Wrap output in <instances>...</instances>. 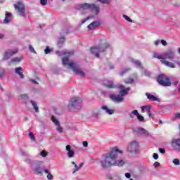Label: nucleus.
Segmentation results:
<instances>
[{
	"instance_id": "nucleus-1",
	"label": "nucleus",
	"mask_w": 180,
	"mask_h": 180,
	"mask_svg": "<svg viewBox=\"0 0 180 180\" xmlns=\"http://www.w3.org/2000/svg\"><path fill=\"white\" fill-rule=\"evenodd\" d=\"M119 154H123V150L117 147H113L110 152H108L102 155L98 162L103 169L112 168V167H124L126 160L124 159H117Z\"/></svg>"
},
{
	"instance_id": "nucleus-2",
	"label": "nucleus",
	"mask_w": 180,
	"mask_h": 180,
	"mask_svg": "<svg viewBox=\"0 0 180 180\" xmlns=\"http://www.w3.org/2000/svg\"><path fill=\"white\" fill-rule=\"evenodd\" d=\"M62 63L64 67H66L68 70H72V72L84 78L85 77V72L82 70V68L74 60H70L68 57H64L62 58Z\"/></svg>"
},
{
	"instance_id": "nucleus-3",
	"label": "nucleus",
	"mask_w": 180,
	"mask_h": 180,
	"mask_svg": "<svg viewBox=\"0 0 180 180\" xmlns=\"http://www.w3.org/2000/svg\"><path fill=\"white\" fill-rule=\"evenodd\" d=\"M66 109L69 112H75L82 109V98L80 96L71 97L66 106Z\"/></svg>"
},
{
	"instance_id": "nucleus-4",
	"label": "nucleus",
	"mask_w": 180,
	"mask_h": 180,
	"mask_svg": "<svg viewBox=\"0 0 180 180\" xmlns=\"http://www.w3.org/2000/svg\"><path fill=\"white\" fill-rule=\"evenodd\" d=\"M112 45L109 42L105 40L101 39V43L98 46H94L91 49V53L96 57V58H99V56L102 54V53H105L108 49H110Z\"/></svg>"
},
{
	"instance_id": "nucleus-5",
	"label": "nucleus",
	"mask_w": 180,
	"mask_h": 180,
	"mask_svg": "<svg viewBox=\"0 0 180 180\" xmlns=\"http://www.w3.org/2000/svg\"><path fill=\"white\" fill-rule=\"evenodd\" d=\"M118 88L120 89V95L110 94V99L115 103H122V102H124V96H126L130 91V87L126 88L123 85H120Z\"/></svg>"
},
{
	"instance_id": "nucleus-6",
	"label": "nucleus",
	"mask_w": 180,
	"mask_h": 180,
	"mask_svg": "<svg viewBox=\"0 0 180 180\" xmlns=\"http://www.w3.org/2000/svg\"><path fill=\"white\" fill-rule=\"evenodd\" d=\"M102 110H104L105 113L107 115H114L115 110L108 108V105H102L100 108L93 110L91 115L95 119H99V116L102 115Z\"/></svg>"
},
{
	"instance_id": "nucleus-7",
	"label": "nucleus",
	"mask_w": 180,
	"mask_h": 180,
	"mask_svg": "<svg viewBox=\"0 0 180 180\" xmlns=\"http://www.w3.org/2000/svg\"><path fill=\"white\" fill-rule=\"evenodd\" d=\"M26 162L31 165L32 167H33V165H35L33 171L36 175H40L43 174V171H44L43 170V167L41 166V165L44 164L43 161H34L30 158H27Z\"/></svg>"
},
{
	"instance_id": "nucleus-8",
	"label": "nucleus",
	"mask_w": 180,
	"mask_h": 180,
	"mask_svg": "<svg viewBox=\"0 0 180 180\" xmlns=\"http://www.w3.org/2000/svg\"><path fill=\"white\" fill-rule=\"evenodd\" d=\"M13 6L18 16H21V18H26V16H27V14L26 13V7L23 3L18 1L13 4Z\"/></svg>"
},
{
	"instance_id": "nucleus-9",
	"label": "nucleus",
	"mask_w": 180,
	"mask_h": 180,
	"mask_svg": "<svg viewBox=\"0 0 180 180\" xmlns=\"http://www.w3.org/2000/svg\"><path fill=\"white\" fill-rule=\"evenodd\" d=\"M153 58H158V60H160V63H162V64H164V65H166V67H169V68H176L175 64L164 59L163 54H160L157 52H155L153 54Z\"/></svg>"
},
{
	"instance_id": "nucleus-10",
	"label": "nucleus",
	"mask_w": 180,
	"mask_h": 180,
	"mask_svg": "<svg viewBox=\"0 0 180 180\" xmlns=\"http://www.w3.org/2000/svg\"><path fill=\"white\" fill-rule=\"evenodd\" d=\"M139 148H140V143L134 140L129 143L127 151L130 154H137L139 153Z\"/></svg>"
},
{
	"instance_id": "nucleus-11",
	"label": "nucleus",
	"mask_w": 180,
	"mask_h": 180,
	"mask_svg": "<svg viewBox=\"0 0 180 180\" xmlns=\"http://www.w3.org/2000/svg\"><path fill=\"white\" fill-rule=\"evenodd\" d=\"M158 82L162 86H171V81L165 75H160L158 77Z\"/></svg>"
},
{
	"instance_id": "nucleus-12",
	"label": "nucleus",
	"mask_w": 180,
	"mask_h": 180,
	"mask_svg": "<svg viewBox=\"0 0 180 180\" xmlns=\"http://www.w3.org/2000/svg\"><path fill=\"white\" fill-rule=\"evenodd\" d=\"M51 120H52L53 123H54L55 126H56L57 131L58 133H60V134H63V133H64V129L62 127L61 123L60 122L58 119H57V117H56V116L52 115Z\"/></svg>"
},
{
	"instance_id": "nucleus-13",
	"label": "nucleus",
	"mask_w": 180,
	"mask_h": 180,
	"mask_svg": "<svg viewBox=\"0 0 180 180\" xmlns=\"http://www.w3.org/2000/svg\"><path fill=\"white\" fill-rule=\"evenodd\" d=\"M164 60H174L175 58V51L172 49L163 53Z\"/></svg>"
},
{
	"instance_id": "nucleus-14",
	"label": "nucleus",
	"mask_w": 180,
	"mask_h": 180,
	"mask_svg": "<svg viewBox=\"0 0 180 180\" xmlns=\"http://www.w3.org/2000/svg\"><path fill=\"white\" fill-rule=\"evenodd\" d=\"M171 146L174 151L180 153V139H173L171 141Z\"/></svg>"
},
{
	"instance_id": "nucleus-15",
	"label": "nucleus",
	"mask_w": 180,
	"mask_h": 180,
	"mask_svg": "<svg viewBox=\"0 0 180 180\" xmlns=\"http://www.w3.org/2000/svg\"><path fill=\"white\" fill-rule=\"evenodd\" d=\"M134 131L136 134L144 136L145 137H148V136H150L148 131L146 130L144 128H136L134 129Z\"/></svg>"
},
{
	"instance_id": "nucleus-16",
	"label": "nucleus",
	"mask_w": 180,
	"mask_h": 180,
	"mask_svg": "<svg viewBox=\"0 0 180 180\" xmlns=\"http://www.w3.org/2000/svg\"><path fill=\"white\" fill-rule=\"evenodd\" d=\"M92 6V4L84 3L82 4H79L76 6V9L78 11H86L88 9H91Z\"/></svg>"
},
{
	"instance_id": "nucleus-17",
	"label": "nucleus",
	"mask_w": 180,
	"mask_h": 180,
	"mask_svg": "<svg viewBox=\"0 0 180 180\" xmlns=\"http://www.w3.org/2000/svg\"><path fill=\"white\" fill-rule=\"evenodd\" d=\"M17 53L18 51H11V50L6 51L4 53L3 58L4 60H9V58H11L12 56H15V54H16Z\"/></svg>"
},
{
	"instance_id": "nucleus-18",
	"label": "nucleus",
	"mask_w": 180,
	"mask_h": 180,
	"mask_svg": "<svg viewBox=\"0 0 180 180\" xmlns=\"http://www.w3.org/2000/svg\"><path fill=\"white\" fill-rule=\"evenodd\" d=\"M66 151H68L67 155L68 158H74V157H75V152L74 150L71 149V146H66Z\"/></svg>"
},
{
	"instance_id": "nucleus-19",
	"label": "nucleus",
	"mask_w": 180,
	"mask_h": 180,
	"mask_svg": "<svg viewBox=\"0 0 180 180\" xmlns=\"http://www.w3.org/2000/svg\"><path fill=\"white\" fill-rule=\"evenodd\" d=\"M130 63L132 64H135L136 67H139L141 70H144V67L143 66V63L139 60H136L133 58H129Z\"/></svg>"
},
{
	"instance_id": "nucleus-20",
	"label": "nucleus",
	"mask_w": 180,
	"mask_h": 180,
	"mask_svg": "<svg viewBox=\"0 0 180 180\" xmlns=\"http://www.w3.org/2000/svg\"><path fill=\"white\" fill-rule=\"evenodd\" d=\"M15 74H18V75H19L21 79H23L25 78V75H23V68H22V67L15 68Z\"/></svg>"
},
{
	"instance_id": "nucleus-21",
	"label": "nucleus",
	"mask_w": 180,
	"mask_h": 180,
	"mask_svg": "<svg viewBox=\"0 0 180 180\" xmlns=\"http://www.w3.org/2000/svg\"><path fill=\"white\" fill-rule=\"evenodd\" d=\"M101 25V22L99 21H94L90 25L87 26L89 30H94L95 27H98V26Z\"/></svg>"
},
{
	"instance_id": "nucleus-22",
	"label": "nucleus",
	"mask_w": 180,
	"mask_h": 180,
	"mask_svg": "<svg viewBox=\"0 0 180 180\" xmlns=\"http://www.w3.org/2000/svg\"><path fill=\"white\" fill-rule=\"evenodd\" d=\"M11 18H12V13L6 12L5 18L3 21L4 23H11Z\"/></svg>"
},
{
	"instance_id": "nucleus-23",
	"label": "nucleus",
	"mask_w": 180,
	"mask_h": 180,
	"mask_svg": "<svg viewBox=\"0 0 180 180\" xmlns=\"http://www.w3.org/2000/svg\"><path fill=\"white\" fill-rule=\"evenodd\" d=\"M146 95L148 99H152V101H153L155 102H160V98L155 97L153 94H150V93H146Z\"/></svg>"
},
{
	"instance_id": "nucleus-24",
	"label": "nucleus",
	"mask_w": 180,
	"mask_h": 180,
	"mask_svg": "<svg viewBox=\"0 0 180 180\" xmlns=\"http://www.w3.org/2000/svg\"><path fill=\"white\" fill-rule=\"evenodd\" d=\"M91 11H94L95 14L98 15L99 13L100 8L99 6H96L95 4H91Z\"/></svg>"
},
{
	"instance_id": "nucleus-25",
	"label": "nucleus",
	"mask_w": 180,
	"mask_h": 180,
	"mask_svg": "<svg viewBox=\"0 0 180 180\" xmlns=\"http://www.w3.org/2000/svg\"><path fill=\"white\" fill-rule=\"evenodd\" d=\"M30 102L31 105L33 106V108L34 109L35 112L37 113H39V106H37V103L33 100H31Z\"/></svg>"
},
{
	"instance_id": "nucleus-26",
	"label": "nucleus",
	"mask_w": 180,
	"mask_h": 180,
	"mask_svg": "<svg viewBox=\"0 0 180 180\" xmlns=\"http://www.w3.org/2000/svg\"><path fill=\"white\" fill-rule=\"evenodd\" d=\"M139 115V111L137 110H134L131 112L129 114L130 119H134V117Z\"/></svg>"
},
{
	"instance_id": "nucleus-27",
	"label": "nucleus",
	"mask_w": 180,
	"mask_h": 180,
	"mask_svg": "<svg viewBox=\"0 0 180 180\" xmlns=\"http://www.w3.org/2000/svg\"><path fill=\"white\" fill-rule=\"evenodd\" d=\"M64 43H65V38H60L58 42V46L59 47V49H61V47H63V44H64Z\"/></svg>"
},
{
	"instance_id": "nucleus-28",
	"label": "nucleus",
	"mask_w": 180,
	"mask_h": 180,
	"mask_svg": "<svg viewBox=\"0 0 180 180\" xmlns=\"http://www.w3.org/2000/svg\"><path fill=\"white\" fill-rule=\"evenodd\" d=\"M106 88H109L110 89H113L116 88L115 83L113 82H109L108 84H105Z\"/></svg>"
},
{
	"instance_id": "nucleus-29",
	"label": "nucleus",
	"mask_w": 180,
	"mask_h": 180,
	"mask_svg": "<svg viewBox=\"0 0 180 180\" xmlns=\"http://www.w3.org/2000/svg\"><path fill=\"white\" fill-rule=\"evenodd\" d=\"M142 113H144V110H146L147 112H150L151 110V106L150 105H145L142 106L141 108Z\"/></svg>"
},
{
	"instance_id": "nucleus-30",
	"label": "nucleus",
	"mask_w": 180,
	"mask_h": 180,
	"mask_svg": "<svg viewBox=\"0 0 180 180\" xmlns=\"http://www.w3.org/2000/svg\"><path fill=\"white\" fill-rule=\"evenodd\" d=\"M44 172H45V174H47L46 178L48 180H53V174H51V173H50L48 169H44Z\"/></svg>"
},
{
	"instance_id": "nucleus-31",
	"label": "nucleus",
	"mask_w": 180,
	"mask_h": 180,
	"mask_svg": "<svg viewBox=\"0 0 180 180\" xmlns=\"http://www.w3.org/2000/svg\"><path fill=\"white\" fill-rule=\"evenodd\" d=\"M22 59H23V58L22 56L16 57V58L11 59V63H20V61H22Z\"/></svg>"
},
{
	"instance_id": "nucleus-32",
	"label": "nucleus",
	"mask_w": 180,
	"mask_h": 180,
	"mask_svg": "<svg viewBox=\"0 0 180 180\" xmlns=\"http://www.w3.org/2000/svg\"><path fill=\"white\" fill-rule=\"evenodd\" d=\"M112 0H97V2H100V4H102L103 5H109Z\"/></svg>"
},
{
	"instance_id": "nucleus-33",
	"label": "nucleus",
	"mask_w": 180,
	"mask_h": 180,
	"mask_svg": "<svg viewBox=\"0 0 180 180\" xmlns=\"http://www.w3.org/2000/svg\"><path fill=\"white\" fill-rule=\"evenodd\" d=\"M90 19H94V15H89L86 18L82 20V24L84 25V23H85V22H88V20H89Z\"/></svg>"
},
{
	"instance_id": "nucleus-34",
	"label": "nucleus",
	"mask_w": 180,
	"mask_h": 180,
	"mask_svg": "<svg viewBox=\"0 0 180 180\" xmlns=\"http://www.w3.org/2000/svg\"><path fill=\"white\" fill-rule=\"evenodd\" d=\"M74 55V52H70V51H67V52H63L61 54H59V56H72Z\"/></svg>"
},
{
	"instance_id": "nucleus-35",
	"label": "nucleus",
	"mask_w": 180,
	"mask_h": 180,
	"mask_svg": "<svg viewBox=\"0 0 180 180\" xmlns=\"http://www.w3.org/2000/svg\"><path fill=\"white\" fill-rule=\"evenodd\" d=\"M29 137L32 140V141H36V137L34 136V134H33L32 132L29 133Z\"/></svg>"
},
{
	"instance_id": "nucleus-36",
	"label": "nucleus",
	"mask_w": 180,
	"mask_h": 180,
	"mask_svg": "<svg viewBox=\"0 0 180 180\" xmlns=\"http://www.w3.org/2000/svg\"><path fill=\"white\" fill-rule=\"evenodd\" d=\"M172 162L174 165H180V160L178 158L174 159Z\"/></svg>"
},
{
	"instance_id": "nucleus-37",
	"label": "nucleus",
	"mask_w": 180,
	"mask_h": 180,
	"mask_svg": "<svg viewBox=\"0 0 180 180\" xmlns=\"http://www.w3.org/2000/svg\"><path fill=\"white\" fill-rule=\"evenodd\" d=\"M136 117H137V119H138V120H139V122H144V117H143V115H139V114L138 113V115H136Z\"/></svg>"
},
{
	"instance_id": "nucleus-38",
	"label": "nucleus",
	"mask_w": 180,
	"mask_h": 180,
	"mask_svg": "<svg viewBox=\"0 0 180 180\" xmlns=\"http://www.w3.org/2000/svg\"><path fill=\"white\" fill-rule=\"evenodd\" d=\"M122 16H123L124 19H126L127 22H129V23L133 22V20H131L130 18H129V16H127V15H123Z\"/></svg>"
},
{
	"instance_id": "nucleus-39",
	"label": "nucleus",
	"mask_w": 180,
	"mask_h": 180,
	"mask_svg": "<svg viewBox=\"0 0 180 180\" xmlns=\"http://www.w3.org/2000/svg\"><path fill=\"white\" fill-rule=\"evenodd\" d=\"M29 50L31 53H33L34 54H36V51L34 50V48L32 45H29Z\"/></svg>"
},
{
	"instance_id": "nucleus-40",
	"label": "nucleus",
	"mask_w": 180,
	"mask_h": 180,
	"mask_svg": "<svg viewBox=\"0 0 180 180\" xmlns=\"http://www.w3.org/2000/svg\"><path fill=\"white\" fill-rule=\"evenodd\" d=\"M47 155H49V153L47 152H46L45 150H42L40 153V156L41 157H47Z\"/></svg>"
},
{
	"instance_id": "nucleus-41",
	"label": "nucleus",
	"mask_w": 180,
	"mask_h": 180,
	"mask_svg": "<svg viewBox=\"0 0 180 180\" xmlns=\"http://www.w3.org/2000/svg\"><path fill=\"white\" fill-rule=\"evenodd\" d=\"M30 82H32V84H34V85H39V82L34 80V79H30Z\"/></svg>"
},
{
	"instance_id": "nucleus-42",
	"label": "nucleus",
	"mask_w": 180,
	"mask_h": 180,
	"mask_svg": "<svg viewBox=\"0 0 180 180\" xmlns=\"http://www.w3.org/2000/svg\"><path fill=\"white\" fill-rule=\"evenodd\" d=\"M51 52V49H50V47L46 46V48L44 50L45 54H49Z\"/></svg>"
},
{
	"instance_id": "nucleus-43",
	"label": "nucleus",
	"mask_w": 180,
	"mask_h": 180,
	"mask_svg": "<svg viewBox=\"0 0 180 180\" xmlns=\"http://www.w3.org/2000/svg\"><path fill=\"white\" fill-rule=\"evenodd\" d=\"M77 171H79V167L78 165H75V169L72 172V174H75V172H77Z\"/></svg>"
},
{
	"instance_id": "nucleus-44",
	"label": "nucleus",
	"mask_w": 180,
	"mask_h": 180,
	"mask_svg": "<svg viewBox=\"0 0 180 180\" xmlns=\"http://www.w3.org/2000/svg\"><path fill=\"white\" fill-rule=\"evenodd\" d=\"M20 99H27L29 97L27 96V94H21L20 95Z\"/></svg>"
},
{
	"instance_id": "nucleus-45",
	"label": "nucleus",
	"mask_w": 180,
	"mask_h": 180,
	"mask_svg": "<svg viewBox=\"0 0 180 180\" xmlns=\"http://www.w3.org/2000/svg\"><path fill=\"white\" fill-rule=\"evenodd\" d=\"M40 4L41 5L46 6V5H47V0H40Z\"/></svg>"
},
{
	"instance_id": "nucleus-46",
	"label": "nucleus",
	"mask_w": 180,
	"mask_h": 180,
	"mask_svg": "<svg viewBox=\"0 0 180 180\" xmlns=\"http://www.w3.org/2000/svg\"><path fill=\"white\" fill-rule=\"evenodd\" d=\"M160 43L162 44V46H166L168 45V42H167V41H165V40H164V39H162V40L160 41Z\"/></svg>"
},
{
	"instance_id": "nucleus-47",
	"label": "nucleus",
	"mask_w": 180,
	"mask_h": 180,
	"mask_svg": "<svg viewBox=\"0 0 180 180\" xmlns=\"http://www.w3.org/2000/svg\"><path fill=\"white\" fill-rule=\"evenodd\" d=\"M126 84H133L134 82V80L131 78H130L128 81L124 82Z\"/></svg>"
},
{
	"instance_id": "nucleus-48",
	"label": "nucleus",
	"mask_w": 180,
	"mask_h": 180,
	"mask_svg": "<svg viewBox=\"0 0 180 180\" xmlns=\"http://www.w3.org/2000/svg\"><path fill=\"white\" fill-rule=\"evenodd\" d=\"M130 70L131 69L129 68V69H126V70H123L122 72H120V75L123 76L124 74H126V72H127V71H130Z\"/></svg>"
},
{
	"instance_id": "nucleus-49",
	"label": "nucleus",
	"mask_w": 180,
	"mask_h": 180,
	"mask_svg": "<svg viewBox=\"0 0 180 180\" xmlns=\"http://www.w3.org/2000/svg\"><path fill=\"white\" fill-rule=\"evenodd\" d=\"M5 75V71L0 70V78H2Z\"/></svg>"
},
{
	"instance_id": "nucleus-50",
	"label": "nucleus",
	"mask_w": 180,
	"mask_h": 180,
	"mask_svg": "<svg viewBox=\"0 0 180 180\" xmlns=\"http://www.w3.org/2000/svg\"><path fill=\"white\" fill-rule=\"evenodd\" d=\"M160 162H155L153 164V167H154L155 168H157V167H160Z\"/></svg>"
},
{
	"instance_id": "nucleus-51",
	"label": "nucleus",
	"mask_w": 180,
	"mask_h": 180,
	"mask_svg": "<svg viewBox=\"0 0 180 180\" xmlns=\"http://www.w3.org/2000/svg\"><path fill=\"white\" fill-rule=\"evenodd\" d=\"M159 151L161 154H165V149L160 148Z\"/></svg>"
},
{
	"instance_id": "nucleus-52",
	"label": "nucleus",
	"mask_w": 180,
	"mask_h": 180,
	"mask_svg": "<svg viewBox=\"0 0 180 180\" xmlns=\"http://www.w3.org/2000/svg\"><path fill=\"white\" fill-rule=\"evenodd\" d=\"M153 157L154 160H158V154L153 153Z\"/></svg>"
},
{
	"instance_id": "nucleus-53",
	"label": "nucleus",
	"mask_w": 180,
	"mask_h": 180,
	"mask_svg": "<svg viewBox=\"0 0 180 180\" xmlns=\"http://www.w3.org/2000/svg\"><path fill=\"white\" fill-rule=\"evenodd\" d=\"M145 75H146V77H150L151 73L148 71L145 70Z\"/></svg>"
},
{
	"instance_id": "nucleus-54",
	"label": "nucleus",
	"mask_w": 180,
	"mask_h": 180,
	"mask_svg": "<svg viewBox=\"0 0 180 180\" xmlns=\"http://www.w3.org/2000/svg\"><path fill=\"white\" fill-rule=\"evenodd\" d=\"M83 146L84 147H88V141H83L82 142Z\"/></svg>"
},
{
	"instance_id": "nucleus-55",
	"label": "nucleus",
	"mask_w": 180,
	"mask_h": 180,
	"mask_svg": "<svg viewBox=\"0 0 180 180\" xmlns=\"http://www.w3.org/2000/svg\"><path fill=\"white\" fill-rule=\"evenodd\" d=\"M160 40H156V41H154L155 46H158V44H160Z\"/></svg>"
},
{
	"instance_id": "nucleus-56",
	"label": "nucleus",
	"mask_w": 180,
	"mask_h": 180,
	"mask_svg": "<svg viewBox=\"0 0 180 180\" xmlns=\"http://www.w3.org/2000/svg\"><path fill=\"white\" fill-rule=\"evenodd\" d=\"M125 176H126V178L129 179V178L131 177V174H130V173H126V174H125Z\"/></svg>"
},
{
	"instance_id": "nucleus-57",
	"label": "nucleus",
	"mask_w": 180,
	"mask_h": 180,
	"mask_svg": "<svg viewBox=\"0 0 180 180\" xmlns=\"http://www.w3.org/2000/svg\"><path fill=\"white\" fill-rule=\"evenodd\" d=\"M175 117L176 119H180V113L179 112L176 113L175 115Z\"/></svg>"
},
{
	"instance_id": "nucleus-58",
	"label": "nucleus",
	"mask_w": 180,
	"mask_h": 180,
	"mask_svg": "<svg viewBox=\"0 0 180 180\" xmlns=\"http://www.w3.org/2000/svg\"><path fill=\"white\" fill-rule=\"evenodd\" d=\"M148 116H149V117H151V116H153V113H151V110H150V111H148Z\"/></svg>"
},
{
	"instance_id": "nucleus-59",
	"label": "nucleus",
	"mask_w": 180,
	"mask_h": 180,
	"mask_svg": "<svg viewBox=\"0 0 180 180\" xmlns=\"http://www.w3.org/2000/svg\"><path fill=\"white\" fill-rule=\"evenodd\" d=\"M4 37H5V36L4 35V34L0 33V40H2V39H4Z\"/></svg>"
},
{
	"instance_id": "nucleus-60",
	"label": "nucleus",
	"mask_w": 180,
	"mask_h": 180,
	"mask_svg": "<svg viewBox=\"0 0 180 180\" xmlns=\"http://www.w3.org/2000/svg\"><path fill=\"white\" fill-rule=\"evenodd\" d=\"M84 165V163H81L79 165V169H81V168H82Z\"/></svg>"
},
{
	"instance_id": "nucleus-61",
	"label": "nucleus",
	"mask_w": 180,
	"mask_h": 180,
	"mask_svg": "<svg viewBox=\"0 0 180 180\" xmlns=\"http://www.w3.org/2000/svg\"><path fill=\"white\" fill-rule=\"evenodd\" d=\"M172 95H173L174 96H175V95H176V91H173Z\"/></svg>"
},
{
	"instance_id": "nucleus-62",
	"label": "nucleus",
	"mask_w": 180,
	"mask_h": 180,
	"mask_svg": "<svg viewBox=\"0 0 180 180\" xmlns=\"http://www.w3.org/2000/svg\"><path fill=\"white\" fill-rule=\"evenodd\" d=\"M178 91H179V94H180V83H179V84Z\"/></svg>"
},
{
	"instance_id": "nucleus-63",
	"label": "nucleus",
	"mask_w": 180,
	"mask_h": 180,
	"mask_svg": "<svg viewBox=\"0 0 180 180\" xmlns=\"http://www.w3.org/2000/svg\"><path fill=\"white\" fill-rule=\"evenodd\" d=\"M108 179L112 180V179H113V178L112 177V176H108Z\"/></svg>"
},
{
	"instance_id": "nucleus-64",
	"label": "nucleus",
	"mask_w": 180,
	"mask_h": 180,
	"mask_svg": "<svg viewBox=\"0 0 180 180\" xmlns=\"http://www.w3.org/2000/svg\"><path fill=\"white\" fill-rule=\"evenodd\" d=\"M178 53L180 54V48L178 49Z\"/></svg>"
}]
</instances>
